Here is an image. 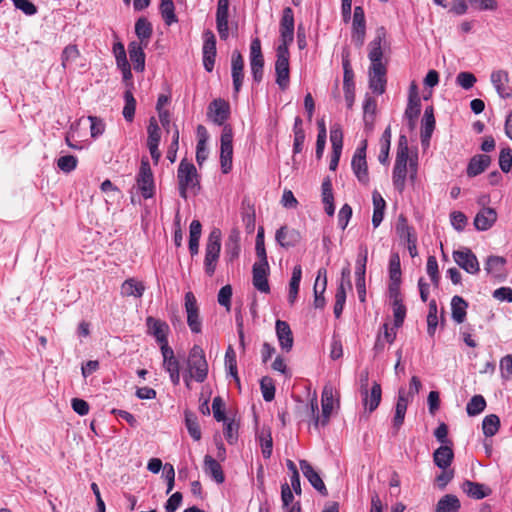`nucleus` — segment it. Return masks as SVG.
Instances as JSON below:
<instances>
[{
  "mask_svg": "<svg viewBox=\"0 0 512 512\" xmlns=\"http://www.w3.org/2000/svg\"><path fill=\"white\" fill-rule=\"evenodd\" d=\"M381 43L382 36L378 34L368 44V58L370 60L368 68L369 88L378 95L384 93V64L382 62L384 52Z\"/></svg>",
  "mask_w": 512,
  "mask_h": 512,
  "instance_id": "f257e3e1",
  "label": "nucleus"
},
{
  "mask_svg": "<svg viewBox=\"0 0 512 512\" xmlns=\"http://www.w3.org/2000/svg\"><path fill=\"white\" fill-rule=\"evenodd\" d=\"M177 181L179 195L183 199H187L188 191H193L196 194V190L200 189L199 175L196 167L193 163L188 162L187 159H182L177 169Z\"/></svg>",
  "mask_w": 512,
  "mask_h": 512,
  "instance_id": "f03ea898",
  "label": "nucleus"
},
{
  "mask_svg": "<svg viewBox=\"0 0 512 512\" xmlns=\"http://www.w3.org/2000/svg\"><path fill=\"white\" fill-rule=\"evenodd\" d=\"M322 414L321 416L318 414V402L317 398L314 397L311 399L308 410L310 416L313 419V425L315 428H318L320 425L325 426L330 419L332 409H333V389L331 386H325L322 392Z\"/></svg>",
  "mask_w": 512,
  "mask_h": 512,
  "instance_id": "7ed1b4c3",
  "label": "nucleus"
},
{
  "mask_svg": "<svg viewBox=\"0 0 512 512\" xmlns=\"http://www.w3.org/2000/svg\"><path fill=\"white\" fill-rule=\"evenodd\" d=\"M187 372H189V377L198 383H203L208 376V363L205 352L199 345H194L189 351Z\"/></svg>",
  "mask_w": 512,
  "mask_h": 512,
  "instance_id": "20e7f679",
  "label": "nucleus"
},
{
  "mask_svg": "<svg viewBox=\"0 0 512 512\" xmlns=\"http://www.w3.org/2000/svg\"><path fill=\"white\" fill-rule=\"evenodd\" d=\"M221 251V231L214 228L209 233L205 246L204 269L208 276L215 273Z\"/></svg>",
  "mask_w": 512,
  "mask_h": 512,
  "instance_id": "39448f33",
  "label": "nucleus"
},
{
  "mask_svg": "<svg viewBox=\"0 0 512 512\" xmlns=\"http://www.w3.org/2000/svg\"><path fill=\"white\" fill-rule=\"evenodd\" d=\"M368 381V373H362L360 375V392L363 398V405L366 410L373 412L380 404L382 398V386L380 383L374 381L372 386L369 388Z\"/></svg>",
  "mask_w": 512,
  "mask_h": 512,
  "instance_id": "423d86ee",
  "label": "nucleus"
},
{
  "mask_svg": "<svg viewBox=\"0 0 512 512\" xmlns=\"http://www.w3.org/2000/svg\"><path fill=\"white\" fill-rule=\"evenodd\" d=\"M289 58V48L285 45H278L276 49L275 81L281 90H286L290 83Z\"/></svg>",
  "mask_w": 512,
  "mask_h": 512,
  "instance_id": "0eeeda50",
  "label": "nucleus"
},
{
  "mask_svg": "<svg viewBox=\"0 0 512 512\" xmlns=\"http://www.w3.org/2000/svg\"><path fill=\"white\" fill-rule=\"evenodd\" d=\"M220 142L221 170L224 174H227L232 169L233 157V131L230 125H225L223 127Z\"/></svg>",
  "mask_w": 512,
  "mask_h": 512,
  "instance_id": "6e6552de",
  "label": "nucleus"
},
{
  "mask_svg": "<svg viewBox=\"0 0 512 512\" xmlns=\"http://www.w3.org/2000/svg\"><path fill=\"white\" fill-rule=\"evenodd\" d=\"M137 187L145 199L152 198L155 194L154 176L147 159H142L139 172L136 176Z\"/></svg>",
  "mask_w": 512,
  "mask_h": 512,
  "instance_id": "1a4fd4ad",
  "label": "nucleus"
},
{
  "mask_svg": "<svg viewBox=\"0 0 512 512\" xmlns=\"http://www.w3.org/2000/svg\"><path fill=\"white\" fill-rule=\"evenodd\" d=\"M390 306L393 314V326L395 329L402 327L407 314V307L404 304V295L401 289H388Z\"/></svg>",
  "mask_w": 512,
  "mask_h": 512,
  "instance_id": "9d476101",
  "label": "nucleus"
},
{
  "mask_svg": "<svg viewBox=\"0 0 512 512\" xmlns=\"http://www.w3.org/2000/svg\"><path fill=\"white\" fill-rule=\"evenodd\" d=\"M250 70L254 82L260 83L264 75V57L259 38H255L250 44Z\"/></svg>",
  "mask_w": 512,
  "mask_h": 512,
  "instance_id": "9b49d317",
  "label": "nucleus"
},
{
  "mask_svg": "<svg viewBox=\"0 0 512 512\" xmlns=\"http://www.w3.org/2000/svg\"><path fill=\"white\" fill-rule=\"evenodd\" d=\"M453 259L460 268L469 274L475 275L480 271V264L476 255L467 247L455 250Z\"/></svg>",
  "mask_w": 512,
  "mask_h": 512,
  "instance_id": "f8f14e48",
  "label": "nucleus"
},
{
  "mask_svg": "<svg viewBox=\"0 0 512 512\" xmlns=\"http://www.w3.org/2000/svg\"><path fill=\"white\" fill-rule=\"evenodd\" d=\"M185 310L187 314V324L192 333L198 334L202 330V321L199 315L197 300L192 292L185 294Z\"/></svg>",
  "mask_w": 512,
  "mask_h": 512,
  "instance_id": "ddd939ff",
  "label": "nucleus"
},
{
  "mask_svg": "<svg viewBox=\"0 0 512 512\" xmlns=\"http://www.w3.org/2000/svg\"><path fill=\"white\" fill-rule=\"evenodd\" d=\"M230 116L229 103L221 98L214 99L210 102L207 111V117L218 126H225V122Z\"/></svg>",
  "mask_w": 512,
  "mask_h": 512,
  "instance_id": "4468645a",
  "label": "nucleus"
},
{
  "mask_svg": "<svg viewBox=\"0 0 512 512\" xmlns=\"http://www.w3.org/2000/svg\"><path fill=\"white\" fill-rule=\"evenodd\" d=\"M203 66L207 72H212L214 69L216 58V37L211 30H206L203 33Z\"/></svg>",
  "mask_w": 512,
  "mask_h": 512,
  "instance_id": "2eb2a0df",
  "label": "nucleus"
},
{
  "mask_svg": "<svg viewBox=\"0 0 512 512\" xmlns=\"http://www.w3.org/2000/svg\"><path fill=\"white\" fill-rule=\"evenodd\" d=\"M146 326L148 334L155 337L161 347H170L168 345L169 326L166 322L156 319L152 316L147 317Z\"/></svg>",
  "mask_w": 512,
  "mask_h": 512,
  "instance_id": "dca6fc26",
  "label": "nucleus"
},
{
  "mask_svg": "<svg viewBox=\"0 0 512 512\" xmlns=\"http://www.w3.org/2000/svg\"><path fill=\"white\" fill-rule=\"evenodd\" d=\"M294 39V14L290 7L283 9L282 18L280 20V41L279 45L288 46Z\"/></svg>",
  "mask_w": 512,
  "mask_h": 512,
  "instance_id": "f3484780",
  "label": "nucleus"
},
{
  "mask_svg": "<svg viewBox=\"0 0 512 512\" xmlns=\"http://www.w3.org/2000/svg\"><path fill=\"white\" fill-rule=\"evenodd\" d=\"M269 264L268 261H259L254 263L252 268L253 286L262 293H269L270 286L268 283Z\"/></svg>",
  "mask_w": 512,
  "mask_h": 512,
  "instance_id": "a211bd4d",
  "label": "nucleus"
},
{
  "mask_svg": "<svg viewBox=\"0 0 512 512\" xmlns=\"http://www.w3.org/2000/svg\"><path fill=\"white\" fill-rule=\"evenodd\" d=\"M231 77L234 94L237 95L244 80V59L238 50L233 51L231 55Z\"/></svg>",
  "mask_w": 512,
  "mask_h": 512,
  "instance_id": "6ab92c4d",
  "label": "nucleus"
},
{
  "mask_svg": "<svg viewBox=\"0 0 512 512\" xmlns=\"http://www.w3.org/2000/svg\"><path fill=\"white\" fill-rule=\"evenodd\" d=\"M229 0H218L216 10V28L221 40H227L229 37Z\"/></svg>",
  "mask_w": 512,
  "mask_h": 512,
  "instance_id": "aec40b11",
  "label": "nucleus"
},
{
  "mask_svg": "<svg viewBox=\"0 0 512 512\" xmlns=\"http://www.w3.org/2000/svg\"><path fill=\"white\" fill-rule=\"evenodd\" d=\"M353 172L357 179L366 184L368 182V171L366 162V145L359 147L351 161Z\"/></svg>",
  "mask_w": 512,
  "mask_h": 512,
  "instance_id": "412c9836",
  "label": "nucleus"
},
{
  "mask_svg": "<svg viewBox=\"0 0 512 512\" xmlns=\"http://www.w3.org/2000/svg\"><path fill=\"white\" fill-rule=\"evenodd\" d=\"M352 30V40L357 46H362L366 33V25L364 10L361 6L354 8Z\"/></svg>",
  "mask_w": 512,
  "mask_h": 512,
  "instance_id": "4be33fe9",
  "label": "nucleus"
},
{
  "mask_svg": "<svg viewBox=\"0 0 512 512\" xmlns=\"http://www.w3.org/2000/svg\"><path fill=\"white\" fill-rule=\"evenodd\" d=\"M300 469L305 476V478L309 481V483L315 488L321 495L327 496L328 491L327 488L320 477L319 473L311 466V464L306 460H300Z\"/></svg>",
  "mask_w": 512,
  "mask_h": 512,
  "instance_id": "5701e85b",
  "label": "nucleus"
},
{
  "mask_svg": "<svg viewBox=\"0 0 512 512\" xmlns=\"http://www.w3.org/2000/svg\"><path fill=\"white\" fill-rule=\"evenodd\" d=\"M491 83L496 89L498 95L503 98H511L512 97V88L508 86L509 75L505 70H496L491 73L490 76Z\"/></svg>",
  "mask_w": 512,
  "mask_h": 512,
  "instance_id": "b1692460",
  "label": "nucleus"
},
{
  "mask_svg": "<svg viewBox=\"0 0 512 512\" xmlns=\"http://www.w3.org/2000/svg\"><path fill=\"white\" fill-rule=\"evenodd\" d=\"M343 91L347 107L351 108L355 100L354 73L348 60L343 61Z\"/></svg>",
  "mask_w": 512,
  "mask_h": 512,
  "instance_id": "393cba45",
  "label": "nucleus"
},
{
  "mask_svg": "<svg viewBox=\"0 0 512 512\" xmlns=\"http://www.w3.org/2000/svg\"><path fill=\"white\" fill-rule=\"evenodd\" d=\"M275 240L281 247L291 248L300 242L301 235L296 229L282 226L276 231Z\"/></svg>",
  "mask_w": 512,
  "mask_h": 512,
  "instance_id": "a878e982",
  "label": "nucleus"
},
{
  "mask_svg": "<svg viewBox=\"0 0 512 512\" xmlns=\"http://www.w3.org/2000/svg\"><path fill=\"white\" fill-rule=\"evenodd\" d=\"M275 329L281 349L289 352L294 343L293 334L289 324L286 321L277 320Z\"/></svg>",
  "mask_w": 512,
  "mask_h": 512,
  "instance_id": "bb28decb",
  "label": "nucleus"
},
{
  "mask_svg": "<svg viewBox=\"0 0 512 512\" xmlns=\"http://www.w3.org/2000/svg\"><path fill=\"white\" fill-rule=\"evenodd\" d=\"M326 269L321 268L318 270L317 277L314 284V307L322 309L325 306L324 292L327 286Z\"/></svg>",
  "mask_w": 512,
  "mask_h": 512,
  "instance_id": "cd10ccee",
  "label": "nucleus"
},
{
  "mask_svg": "<svg viewBox=\"0 0 512 512\" xmlns=\"http://www.w3.org/2000/svg\"><path fill=\"white\" fill-rule=\"evenodd\" d=\"M408 398L406 391L401 389L399 391L398 400L395 407V415L392 420V433L396 434L402 426L407 410Z\"/></svg>",
  "mask_w": 512,
  "mask_h": 512,
  "instance_id": "c85d7f7f",
  "label": "nucleus"
},
{
  "mask_svg": "<svg viewBox=\"0 0 512 512\" xmlns=\"http://www.w3.org/2000/svg\"><path fill=\"white\" fill-rule=\"evenodd\" d=\"M408 160L410 162L411 178H414L417 163L416 160L409 159L407 138L405 136H401L398 144L395 166L407 167Z\"/></svg>",
  "mask_w": 512,
  "mask_h": 512,
  "instance_id": "c756f323",
  "label": "nucleus"
},
{
  "mask_svg": "<svg viewBox=\"0 0 512 512\" xmlns=\"http://www.w3.org/2000/svg\"><path fill=\"white\" fill-rule=\"evenodd\" d=\"M497 220V213L493 208L481 209L474 218V226L479 231L490 229Z\"/></svg>",
  "mask_w": 512,
  "mask_h": 512,
  "instance_id": "7c9ffc66",
  "label": "nucleus"
},
{
  "mask_svg": "<svg viewBox=\"0 0 512 512\" xmlns=\"http://www.w3.org/2000/svg\"><path fill=\"white\" fill-rule=\"evenodd\" d=\"M491 158L486 154H477L473 156L467 166V175L475 177L483 173L490 165Z\"/></svg>",
  "mask_w": 512,
  "mask_h": 512,
  "instance_id": "2f4dec72",
  "label": "nucleus"
},
{
  "mask_svg": "<svg viewBox=\"0 0 512 512\" xmlns=\"http://www.w3.org/2000/svg\"><path fill=\"white\" fill-rule=\"evenodd\" d=\"M454 458L452 445H441L433 453V461L440 469H447Z\"/></svg>",
  "mask_w": 512,
  "mask_h": 512,
  "instance_id": "473e14b6",
  "label": "nucleus"
},
{
  "mask_svg": "<svg viewBox=\"0 0 512 512\" xmlns=\"http://www.w3.org/2000/svg\"><path fill=\"white\" fill-rule=\"evenodd\" d=\"M130 60L135 71L142 72L145 68V53L141 43L132 41L128 45Z\"/></svg>",
  "mask_w": 512,
  "mask_h": 512,
  "instance_id": "72a5a7b5",
  "label": "nucleus"
},
{
  "mask_svg": "<svg viewBox=\"0 0 512 512\" xmlns=\"http://www.w3.org/2000/svg\"><path fill=\"white\" fill-rule=\"evenodd\" d=\"M462 490L473 499H483L491 494V489L481 483L466 480L462 484Z\"/></svg>",
  "mask_w": 512,
  "mask_h": 512,
  "instance_id": "f704fd0d",
  "label": "nucleus"
},
{
  "mask_svg": "<svg viewBox=\"0 0 512 512\" xmlns=\"http://www.w3.org/2000/svg\"><path fill=\"white\" fill-rule=\"evenodd\" d=\"M389 278L388 289H400L401 285V265L400 257L397 253H392L389 260Z\"/></svg>",
  "mask_w": 512,
  "mask_h": 512,
  "instance_id": "c9c22d12",
  "label": "nucleus"
},
{
  "mask_svg": "<svg viewBox=\"0 0 512 512\" xmlns=\"http://www.w3.org/2000/svg\"><path fill=\"white\" fill-rule=\"evenodd\" d=\"M204 471L218 484H221L225 481V476L221 465L210 455H206L204 457Z\"/></svg>",
  "mask_w": 512,
  "mask_h": 512,
  "instance_id": "e433bc0d",
  "label": "nucleus"
},
{
  "mask_svg": "<svg viewBox=\"0 0 512 512\" xmlns=\"http://www.w3.org/2000/svg\"><path fill=\"white\" fill-rule=\"evenodd\" d=\"M145 291V285L136 280L135 278H129L125 280L121 286V294L125 297L140 298L143 296Z\"/></svg>",
  "mask_w": 512,
  "mask_h": 512,
  "instance_id": "4c0bfd02",
  "label": "nucleus"
},
{
  "mask_svg": "<svg viewBox=\"0 0 512 512\" xmlns=\"http://www.w3.org/2000/svg\"><path fill=\"white\" fill-rule=\"evenodd\" d=\"M468 303L460 296H454L451 300L452 319L461 324L465 321Z\"/></svg>",
  "mask_w": 512,
  "mask_h": 512,
  "instance_id": "58836bf2",
  "label": "nucleus"
},
{
  "mask_svg": "<svg viewBox=\"0 0 512 512\" xmlns=\"http://www.w3.org/2000/svg\"><path fill=\"white\" fill-rule=\"evenodd\" d=\"M374 212L372 216V225L373 228L376 229L380 226L384 219V199L381 193L377 190L373 191L372 194Z\"/></svg>",
  "mask_w": 512,
  "mask_h": 512,
  "instance_id": "ea45409f",
  "label": "nucleus"
},
{
  "mask_svg": "<svg viewBox=\"0 0 512 512\" xmlns=\"http://www.w3.org/2000/svg\"><path fill=\"white\" fill-rule=\"evenodd\" d=\"M302 277V268L300 265H296L293 268L292 276L289 283L288 302L293 305L297 299L300 282Z\"/></svg>",
  "mask_w": 512,
  "mask_h": 512,
  "instance_id": "a19ab883",
  "label": "nucleus"
},
{
  "mask_svg": "<svg viewBox=\"0 0 512 512\" xmlns=\"http://www.w3.org/2000/svg\"><path fill=\"white\" fill-rule=\"evenodd\" d=\"M460 507L459 499L455 495L447 494L438 501L435 512H458Z\"/></svg>",
  "mask_w": 512,
  "mask_h": 512,
  "instance_id": "79ce46f5",
  "label": "nucleus"
},
{
  "mask_svg": "<svg viewBox=\"0 0 512 512\" xmlns=\"http://www.w3.org/2000/svg\"><path fill=\"white\" fill-rule=\"evenodd\" d=\"M135 33L140 40L139 43L147 46L148 40L152 35V26L150 22L144 17L139 18L135 23Z\"/></svg>",
  "mask_w": 512,
  "mask_h": 512,
  "instance_id": "37998d69",
  "label": "nucleus"
},
{
  "mask_svg": "<svg viewBox=\"0 0 512 512\" xmlns=\"http://www.w3.org/2000/svg\"><path fill=\"white\" fill-rule=\"evenodd\" d=\"M506 259L501 256H489L486 260L485 270L494 277L503 275Z\"/></svg>",
  "mask_w": 512,
  "mask_h": 512,
  "instance_id": "c03bdc74",
  "label": "nucleus"
},
{
  "mask_svg": "<svg viewBox=\"0 0 512 512\" xmlns=\"http://www.w3.org/2000/svg\"><path fill=\"white\" fill-rule=\"evenodd\" d=\"M159 9L166 25L170 26L178 22L173 0H161Z\"/></svg>",
  "mask_w": 512,
  "mask_h": 512,
  "instance_id": "a18cd8bd",
  "label": "nucleus"
},
{
  "mask_svg": "<svg viewBox=\"0 0 512 512\" xmlns=\"http://www.w3.org/2000/svg\"><path fill=\"white\" fill-rule=\"evenodd\" d=\"M421 112V101L408 100L407 107L405 109L404 117L408 121V127L413 130L416 126V121Z\"/></svg>",
  "mask_w": 512,
  "mask_h": 512,
  "instance_id": "49530a36",
  "label": "nucleus"
},
{
  "mask_svg": "<svg viewBox=\"0 0 512 512\" xmlns=\"http://www.w3.org/2000/svg\"><path fill=\"white\" fill-rule=\"evenodd\" d=\"M185 425L189 435L193 438V440L199 441L202 437V433L196 415L192 412L186 411Z\"/></svg>",
  "mask_w": 512,
  "mask_h": 512,
  "instance_id": "de8ad7c7",
  "label": "nucleus"
},
{
  "mask_svg": "<svg viewBox=\"0 0 512 512\" xmlns=\"http://www.w3.org/2000/svg\"><path fill=\"white\" fill-rule=\"evenodd\" d=\"M225 367L228 373L234 378L236 384L240 387V379L237 371L236 353L232 346H229L225 353Z\"/></svg>",
  "mask_w": 512,
  "mask_h": 512,
  "instance_id": "09e8293b",
  "label": "nucleus"
},
{
  "mask_svg": "<svg viewBox=\"0 0 512 512\" xmlns=\"http://www.w3.org/2000/svg\"><path fill=\"white\" fill-rule=\"evenodd\" d=\"M500 427V419L495 414H490L484 417L482 421L483 434L486 437L494 436Z\"/></svg>",
  "mask_w": 512,
  "mask_h": 512,
  "instance_id": "8fccbe9b",
  "label": "nucleus"
},
{
  "mask_svg": "<svg viewBox=\"0 0 512 512\" xmlns=\"http://www.w3.org/2000/svg\"><path fill=\"white\" fill-rule=\"evenodd\" d=\"M161 354L163 356V366L168 373L179 370V362L175 358L171 347H161Z\"/></svg>",
  "mask_w": 512,
  "mask_h": 512,
  "instance_id": "3c124183",
  "label": "nucleus"
},
{
  "mask_svg": "<svg viewBox=\"0 0 512 512\" xmlns=\"http://www.w3.org/2000/svg\"><path fill=\"white\" fill-rule=\"evenodd\" d=\"M148 139L147 146H159L161 140V130L154 117L150 118L149 125L147 127Z\"/></svg>",
  "mask_w": 512,
  "mask_h": 512,
  "instance_id": "603ef678",
  "label": "nucleus"
},
{
  "mask_svg": "<svg viewBox=\"0 0 512 512\" xmlns=\"http://www.w3.org/2000/svg\"><path fill=\"white\" fill-rule=\"evenodd\" d=\"M125 105L123 108V117L126 121L132 122L135 115L136 100L131 91L127 90L124 93Z\"/></svg>",
  "mask_w": 512,
  "mask_h": 512,
  "instance_id": "864d4df0",
  "label": "nucleus"
},
{
  "mask_svg": "<svg viewBox=\"0 0 512 512\" xmlns=\"http://www.w3.org/2000/svg\"><path fill=\"white\" fill-rule=\"evenodd\" d=\"M486 407V401L482 395H474L466 406V411L469 416H476L480 414Z\"/></svg>",
  "mask_w": 512,
  "mask_h": 512,
  "instance_id": "5fc2aeb1",
  "label": "nucleus"
},
{
  "mask_svg": "<svg viewBox=\"0 0 512 512\" xmlns=\"http://www.w3.org/2000/svg\"><path fill=\"white\" fill-rule=\"evenodd\" d=\"M260 389L262 392L263 399L266 402H270L275 398V385L271 377L264 376L261 378Z\"/></svg>",
  "mask_w": 512,
  "mask_h": 512,
  "instance_id": "6e6d98bb",
  "label": "nucleus"
},
{
  "mask_svg": "<svg viewBox=\"0 0 512 512\" xmlns=\"http://www.w3.org/2000/svg\"><path fill=\"white\" fill-rule=\"evenodd\" d=\"M346 301V288L343 285V282H340L336 294H335V304H334V315L336 318H339L343 312V308Z\"/></svg>",
  "mask_w": 512,
  "mask_h": 512,
  "instance_id": "4d7b16f0",
  "label": "nucleus"
},
{
  "mask_svg": "<svg viewBox=\"0 0 512 512\" xmlns=\"http://www.w3.org/2000/svg\"><path fill=\"white\" fill-rule=\"evenodd\" d=\"M113 53H114V56L116 59L117 67L120 70L128 71L127 67H128L129 62L127 60L124 45L121 42H117L113 45Z\"/></svg>",
  "mask_w": 512,
  "mask_h": 512,
  "instance_id": "13d9d810",
  "label": "nucleus"
},
{
  "mask_svg": "<svg viewBox=\"0 0 512 512\" xmlns=\"http://www.w3.org/2000/svg\"><path fill=\"white\" fill-rule=\"evenodd\" d=\"M435 129V118H422L421 121V142L428 144Z\"/></svg>",
  "mask_w": 512,
  "mask_h": 512,
  "instance_id": "bf43d9fd",
  "label": "nucleus"
},
{
  "mask_svg": "<svg viewBox=\"0 0 512 512\" xmlns=\"http://www.w3.org/2000/svg\"><path fill=\"white\" fill-rule=\"evenodd\" d=\"M80 56L79 49L76 45H67L61 54V65L66 68L70 62L75 61Z\"/></svg>",
  "mask_w": 512,
  "mask_h": 512,
  "instance_id": "052dcab7",
  "label": "nucleus"
},
{
  "mask_svg": "<svg viewBox=\"0 0 512 512\" xmlns=\"http://www.w3.org/2000/svg\"><path fill=\"white\" fill-rule=\"evenodd\" d=\"M260 444L262 448V454L264 458H270L272 454L273 441L269 430H262L260 435Z\"/></svg>",
  "mask_w": 512,
  "mask_h": 512,
  "instance_id": "680f3d73",
  "label": "nucleus"
},
{
  "mask_svg": "<svg viewBox=\"0 0 512 512\" xmlns=\"http://www.w3.org/2000/svg\"><path fill=\"white\" fill-rule=\"evenodd\" d=\"M407 176V167L394 166L393 170V185L396 190L402 192L405 187V180Z\"/></svg>",
  "mask_w": 512,
  "mask_h": 512,
  "instance_id": "e2e57ef3",
  "label": "nucleus"
},
{
  "mask_svg": "<svg viewBox=\"0 0 512 512\" xmlns=\"http://www.w3.org/2000/svg\"><path fill=\"white\" fill-rule=\"evenodd\" d=\"M499 166L504 173L512 169V149L510 147L502 148L499 153Z\"/></svg>",
  "mask_w": 512,
  "mask_h": 512,
  "instance_id": "0e129e2a",
  "label": "nucleus"
},
{
  "mask_svg": "<svg viewBox=\"0 0 512 512\" xmlns=\"http://www.w3.org/2000/svg\"><path fill=\"white\" fill-rule=\"evenodd\" d=\"M426 271L432 283L437 287L439 285L440 276L438 271V262L435 256H429L426 264Z\"/></svg>",
  "mask_w": 512,
  "mask_h": 512,
  "instance_id": "69168bd1",
  "label": "nucleus"
},
{
  "mask_svg": "<svg viewBox=\"0 0 512 512\" xmlns=\"http://www.w3.org/2000/svg\"><path fill=\"white\" fill-rule=\"evenodd\" d=\"M239 425L234 420H226L224 436L229 444H234L238 439Z\"/></svg>",
  "mask_w": 512,
  "mask_h": 512,
  "instance_id": "338daca9",
  "label": "nucleus"
},
{
  "mask_svg": "<svg viewBox=\"0 0 512 512\" xmlns=\"http://www.w3.org/2000/svg\"><path fill=\"white\" fill-rule=\"evenodd\" d=\"M395 231L396 234L401 239H409L410 237H412L407 219L403 214H400L397 219V222L395 224Z\"/></svg>",
  "mask_w": 512,
  "mask_h": 512,
  "instance_id": "774afa93",
  "label": "nucleus"
}]
</instances>
